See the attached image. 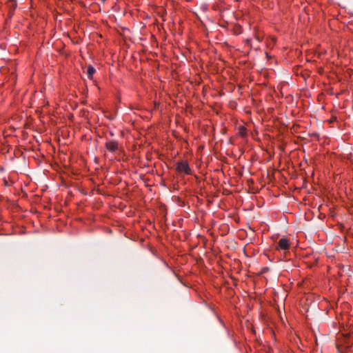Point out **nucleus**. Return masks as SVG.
I'll list each match as a JSON object with an SVG mask.
<instances>
[{"label":"nucleus","mask_w":353,"mask_h":353,"mask_svg":"<svg viewBox=\"0 0 353 353\" xmlns=\"http://www.w3.org/2000/svg\"><path fill=\"white\" fill-rule=\"evenodd\" d=\"M290 248L289 240L286 238L281 239L276 245V249L279 250H288Z\"/></svg>","instance_id":"nucleus-2"},{"label":"nucleus","mask_w":353,"mask_h":353,"mask_svg":"<svg viewBox=\"0 0 353 353\" xmlns=\"http://www.w3.org/2000/svg\"><path fill=\"white\" fill-rule=\"evenodd\" d=\"M176 170L179 173H184L185 174H191V170L185 161H179L176 163Z\"/></svg>","instance_id":"nucleus-1"},{"label":"nucleus","mask_w":353,"mask_h":353,"mask_svg":"<svg viewBox=\"0 0 353 353\" xmlns=\"http://www.w3.org/2000/svg\"><path fill=\"white\" fill-rule=\"evenodd\" d=\"M107 150L110 152H114L118 149V142L114 140L108 141L105 143Z\"/></svg>","instance_id":"nucleus-3"},{"label":"nucleus","mask_w":353,"mask_h":353,"mask_svg":"<svg viewBox=\"0 0 353 353\" xmlns=\"http://www.w3.org/2000/svg\"><path fill=\"white\" fill-rule=\"evenodd\" d=\"M96 70L94 67L89 65L87 68V74L88 78H92V75L95 73Z\"/></svg>","instance_id":"nucleus-4"}]
</instances>
